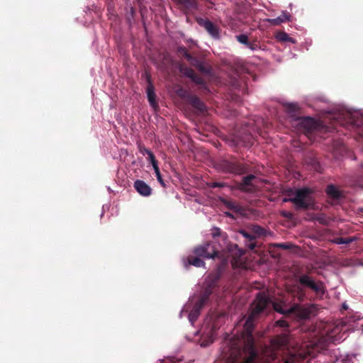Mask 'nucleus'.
<instances>
[{"label":"nucleus","instance_id":"1","mask_svg":"<svg viewBox=\"0 0 363 363\" xmlns=\"http://www.w3.org/2000/svg\"><path fill=\"white\" fill-rule=\"evenodd\" d=\"M269 303V298L264 293H258L252 304L251 313L244 324V333L246 335L251 351L249 357L242 363H252L257 357V353L254 350V338L252 336L255 321L258 315L268 307Z\"/></svg>","mask_w":363,"mask_h":363},{"label":"nucleus","instance_id":"2","mask_svg":"<svg viewBox=\"0 0 363 363\" xmlns=\"http://www.w3.org/2000/svg\"><path fill=\"white\" fill-rule=\"evenodd\" d=\"M296 284L290 287L289 291L298 301H303L306 298V289H310L320 298H323L326 292L324 283L317 280L309 274H301L296 276Z\"/></svg>","mask_w":363,"mask_h":363},{"label":"nucleus","instance_id":"3","mask_svg":"<svg viewBox=\"0 0 363 363\" xmlns=\"http://www.w3.org/2000/svg\"><path fill=\"white\" fill-rule=\"evenodd\" d=\"M284 107L286 111L291 117L296 118V120L299 121L298 123L299 130L311 140L313 134L321 128L320 122L311 117L298 118L300 108L296 103H286L284 104Z\"/></svg>","mask_w":363,"mask_h":363},{"label":"nucleus","instance_id":"4","mask_svg":"<svg viewBox=\"0 0 363 363\" xmlns=\"http://www.w3.org/2000/svg\"><path fill=\"white\" fill-rule=\"evenodd\" d=\"M313 191L308 187L297 189L294 192V196L289 199H284V201L292 202L296 209L307 210L313 205L311 196Z\"/></svg>","mask_w":363,"mask_h":363},{"label":"nucleus","instance_id":"5","mask_svg":"<svg viewBox=\"0 0 363 363\" xmlns=\"http://www.w3.org/2000/svg\"><path fill=\"white\" fill-rule=\"evenodd\" d=\"M250 165L245 162L233 160H223L218 164V169L224 173L244 174L250 172Z\"/></svg>","mask_w":363,"mask_h":363},{"label":"nucleus","instance_id":"6","mask_svg":"<svg viewBox=\"0 0 363 363\" xmlns=\"http://www.w3.org/2000/svg\"><path fill=\"white\" fill-rule=\"evenodd\" d=\"M193 252L195 255L205 259L214 258L219 253L211 242H206L195 247Z\"/></svg>","mask_w":363,"mask_h":363},{"label":"nucleus","instance_id":"7","mask_svg":"<svg viewBox=\"0 0 363 363\" xmlns=\"http://www.w3.org/2000/svg\"><path fill=\"white\" fill-rule=\"evenodd\" d=\"M220 272L219 270L214 273L210 274L205 279L203 283V293L206 296L210 297L213 290L218 286V281L220 279Z\"/></svg>","mask_w":363,"mask_h":363},{"label":"nucleus","instance_id":"8","mask_svg":"<svg viewBox=\"0 0 363 363\" xmlns=\"http://www.w3.org/2000/svg\"><path fill=\"white\" fill-rule=\"evenodd\" d=\"M196 22L201 27L203 28L213 38H220V28L216 24L213 23L208 18H197Z\"/></svg>","mask_w":363,"mask_h":363},{"label":"nucleus","instance_id":"9","mask_svg":"<svg viewBox=\"0 0 363 363\" xmlns=\"http://www.w3.org/2000/svg\"><path fill=\"white\" fill-rule=\"evenodd\" d=\"M257 178L253 174H249L242 177L241 182L238 184V189L245 192H254L256 189L255 182Z\"/></svg>","mask_w":363,"mask_h":363},{"label":"nucleus","instance_id":"10","mask_svg":"<svg viewBox=\"0 0 363 363\" xmlns=\"http://www.w3.org/2000/svg\"><path fill=\"white\" fill-rule=\"evenodd\" d=\"M178 4L184 13H187L194 10H196L198 4L196 0H172Z\"/></svg>","mask_w":363,"mask_h":363},{"label":"nucleus","instance_id":"11","mask_svg":"<svg viewBox=\"0 0 363 363\" xmlns=\"http://www.w3.org/2000/svg\"><path fill=\"white\" fill-rule=\"evenodd\" d=\"M134 188L143 196H149L152 194V189L143 180L138 179L135 181Z\"/></svg>","mask_w":363,"mask_h":363},{"label":"nucleus","instance_id":"12","mask_svg":"<svg viewBox=\"0 0 363 363\" xmlns=\"http://www.w3.org/2000/svg\"><path fill=\"white\" fill-rule=\"evenodd\" d=\"M145 75H146L147 82L148 83L147 90H146L147 99L150 102V104L152 106H155L157 105L156 94L155 93L154 86L151 82V76L150 74H148L147 72L145 73Z\"/></svg>","mask_w":363,"mask_h":363},{"label":"nucleus","instance_id":"13","mask_svg":"<svg viewBox=\"0 0 363 363\" xmlns=\"http://www.w3.org/2000/svg\"><path fill=\"white\" fill-rule=\"evenodd\" d=\"M239 233L241 234L245 238V246L250 250H254L257 247V243L255 242V236L252 233L247 232L245 230H239Z\"/></svg>","mask_w":363,"mask_h":363},{"label":"nucleus","instance_id":"14","mask_svg":"<svg viewBox=\"0 0 363 363\" xmlns=\"http://www.w3.org/2000/svg\"><path fill=\"white\" fill-rule=\"evenodd\" d=\"M187 102L189 103L194 108L201 112H204L206 109L204 103L196 96L191 94Z\"/></svg>","mask_w":363,"mask_h":363},{"label":"nucleus","instance_id":"15","mask_svg":"<svg viewBox=\"0 0 363 363\" xmlns=\"http://www.w3.org/2000/svg\"><path fill=\"white\" fill-rule=\"evenodd\" d=\"M289 330L277 335L274 340V343L279 347H286L289 343Z\"/></svg>","mask_w":363,"mask_h":363},{"label":"nucleus","instance_id":"16","mask_svg":"<svg viewBox=\"0 0 363 363\" xmlns=\"http://www.w3.org/2000/svg\"><path fill=\"white\" fill-rule=\"evenodd\" d=\"M235 142L236 143V145H241L242 146H250L254 143V138L250 134L245 135L243 138L240 135H237L235 137Z\"/></svg>","mask_w":363,"mask_h":363},{"label":"nucleus","instance_id":"17","mask_svg":"<svg viewBox=\"0 0 363 363\" xmlns=\"http://www.w3.org/2000/svg\"><path fill=\"white\" fill-rule=\"evenodd\" d=\"M190 64L203 73L208 74L211 72V68L208 66L196 57L194 58Z\"/></svg>","mask_w":363,"mask_h":363},{"label":"nucleus","instance_id":"18","mask_svg":"<svg viewBox=\"0 0 363 363\" xmlns=\"http://www.w3.org/2000/svg\"><path fill=\"white\" fill-rule=\"evenodd\" d=\"M290 16L283 12L282 14L276 18H267L266 21L269 22L272 26H279L282 23H285L289 21Z\"/></svg>","mask_w":363,"mask_h":363},{"label":"nucleus","instance_id":"19","mask_svg":"<svg viewBox=\"0 0 363 363\" xmlns=\"http://www.w3.org/2000/svg\"><path fill=\"white\" fill-rule=\"evenodd\" d=\"M188 265H193L196 267H201L205 265V262L201 259L200 257H198L196 255H189L187 257V263H185V267H187Z\"/></svg>","mask_w":363,"mask_h":363},{"label":"nucleus","instance_id":"20","mask_svg":"<svg viewBox=\"0 0 363 363\" xmlns=\"http://www.w3.org/2000/svg\"><path fill=\"white\" fill-rule=\"evenodd\" d=\"M325 191L327 194L334 199H339L341 196L340 191L333 184L328 185Z\"/></svg>","mask_w":363,"mask_h":363},{"label":"nucleus","instance_id":"21","mask_svg":"<svg viewBox=\"0 0 363 363\" xmlns=\"http://www.w3.org/2000/svg\"><path fill=\"white\" fill-rule=\"evenodd\" d=\"M177 54L179 56L185 58L189 63L194 60L193 57L188 51V50L184 46H179L177 48Z\"/></svg>","mask_w":363,"mask_h":363},{"label":"nucleus","instance_id":"22","mask_svg":"<svg viewBox=\"0 0 363 363\" xmlns=\"http://www.w3.org/2000/svg\"><path fill=\"white\" fill-rule=\"evenodd\" d=\"M358 238L356 237V236H352V237H349V238H341V237H338V238H335L332 242L333 243H335V244H337V245H341V244H350L352 243V242H354L356 240H357Z\"/></svg>","mask_w":363,"mask_h":363},{"label":"nucleus","instance_id":"23","mask_svg":"<svg viewBox=\"0 0 363 363\" xmlns=\"http://www.w3.org/2000/svg\"><path fill=\"white\" fill-rule=\"evenodd\" d=\"M175 93L179 98H181L182 99H184L186 101L189 100V97L191 95L187 90H186L181 86H177L176 87Z\"/></svg>","mask_w":363,"mask_h":363},{"label":"nucleus","instance_id":"24","mask_svg":"<svg viewBox=\"0 0 363 363\" xmlns=\"http://www.w3.org/2000/svg\"><path fill=\"white\" fill-rule=\"evenodd\" d=\"M223 203L230 210L238 213L241 211V207L234 201L225 199Z\"/></svg>","mask_w":363,"mask_h":363},{"label":"nucleus","instance_id":"25","mask_svg":"<svg viewBox=\"0 0 363 363\" xmlns=\"http://www.w3.org/2000/svg\"><path fill=\"white\" fill-rule=\"evenodd\" d=\"M209 297L202 294L200 296L199 299L196 302L194 306V309H197V311L200 313L201 308L208 301Z\"/></svg>","mask_w":363,"mask_h":363},{"label":"nucleus","instance_id":"26","mask_svg":"<svg viewBox=\"0 0 363 363\" xmlns=\"http://www.w3.org/2000/svg\"><path fill=\"white\" fill-rule=\"evenodd\" d=\"M251 232L256 237L266 236L267 230L259 225H254L251 228Z\"/></svg>","mask_w":363,"mask_h":363},{"label":"nucleus","instance_id":"27","mask_svg":"<svg viewBox=\"0 0 363 363\" xmlns=\"http://www.w3.org/2000/svg\"><path fill=\"white\" fill-rule=\"evenodd\" d=\"M179 71L183 75H184L190 79L195 73L194 69H192L191 68H189L186 66H184V65L180 66Z\"/></svg>","mask_w":363,"mask_h":363},{"label":"nucleus","instance_id":"28","mask_svg":"<svg viewBox=\"0 0 363 363\" xmlns=\"http://www.w3.org/2000/svg\"><path fill=\"white\" fill-rule=\"evenodd\" d=\"M236 40L241 44L247 46L250 41L248 39V36L245 34H240L235 36Z\"/></svg>","mask_w":363,"mask_h":363},{"label":"nucleus","instance_id":"29","mask_svg":"<svg viewBox=\"0 0 363 363\" xmlns=\"http://www.w3.org/2000/svg\"><path fill=\"white\" fill-rule=\"evenodd\" d=\"M200 313L197 309H192L189 314V320L191 323H194L198 318Z\"/></svg>","mask_w":363,"mask_h":363},{"label":"nucleus","instance_id":"30","mask_svg":"<svg viewBox=\"0 0 363 363\" xmlns=\"http://www.w3.org/2000/svg\"><path fill=\"white\" fill-rule=\"evenodd\" d=\"M191 79L196 84L202 85L204 84L203 79L199 76L196 72L191 77Z\"/></svg>","mask_w":363,"mask_h":363},{"label":"nucleus","instance_id":"31","mask_svg":"<svg viewBox=\"0 0 363 363\" xmlns=\"http://www.w3.org/2000/svg\"><path fill=\"white\" fill-rule=\"evenodd\" d=\"M273 246L283 249V250H290L292 247V245L289 242H282V243H274V244H273Z\"/></svg>","mask_w":363,"mask_h":363},{"label":"nucleus","instance_id":"32","mask_svg":"<svg viewBox=\"0 0 363 363\" xmlns=\"http://www.w3.org/2000/svg\"><path fill=\"white\" fill-rule=\"evenodd\" d=\"M154 170H155V173L156 174V177H157V179L158 182L160 183V184H162L163 186H164L165 184L164 183V181H163L162 178V175H161L159 167H155Z\"/></svg>","mask_w":363,"mask_h":363},{"label":"nucleus","instance_id":"33","mask_svg":"<svg viewBox=\"0 0 363 363\" xmlns=\"http://www.w3.org/2000/svg\"><path fill=\"white\" fill-rule=\"evenodd\" d=\"M276 325L283 328H288L289 324L286 320L280 319L276 321Z\"/></svg>","mask_w":363,"mask_h":363},{"label":"nucleus","instance_id":"34","mask_svg":"<svg viewBox=\"0 0 363 363\" xmlns=\"http://www.w3.org/2000/svg\"><path fill=\"white\" fill-rule=\"evenodd\" d=\"M138 150L139 152L143 155H147L148 153L151 151L150 150L146 148L143 145L140 143L138 144Z\"/></svg>","mask_w":363,"mask_h":363},{"label":"nucleus","instance_id":"35","mask_svg":"<svg viewBox=\"0 0 363 363\" xmlns=\"http://www.w3.org/2000/svg\"><path fill=\"white\" fill-rule=\"evenodd\" d=\"M275 310L277 312H279V313H280L281 314H284V315H289V314H291V313L294 312V308H289L288 310H284V309H282L281 308H279L277 307H275Z\"/></svg>","mask_w":363,"mask_h":363},{"label":"nucleus","instance_id":"36","mask_svg":"<svg viewBox=\"0 0 363 363\" xmlns=\"http://www.w3.org/2000/svg\"><path fill=\"white\" fill-rule=\"evenodd\" d=\"M247 47L251 50H257L260 48L259 45L255 41L250 42Z\"/></svg>","mask_w":363,"mask_h":363},{"label":"nucleus","instance_id":"37","mask_svg":"<svg viewBox=\"0 0 363 363\" xmlns=\"http://www.w3.org/2000/svg\"><path fill=\"white\" fill-rule=\"evenodd\" d=\"M211 234L214 238L218 237L221 235V230L219 228H213Z\"/></svg>","mask_w":363,"mask_h":363},{"label":"nucleus","instance_id":"38","mask_svg":"<svg viewBox=\"0 0 363 363\" xmlns=\"http://www.w3.org/2000/svg\"><path fill=\"white\" fill-rule=\"evenodd\" d=\"M223 186H224V184L220 183V182H213L211 184V187H212V188L223 187Z\"/></svg>","mask_w":363,"mask_h":363},{"label":"nucleus","instance_id":"39","mask_svg":"<svg viewBox=\"0 0 363 363\" xmlns=\"http://www.w3.org/2000/svg\"><path fill=\"white\" fill-rule=\"evenodd\" d=\"M149 161L152 164L153 169L155 168V167H158V163L155 157H152V159L150 160Z\"/></svg>","mask_w":363,"mask_h":363},{"label":"nucleus","instance_id":"40","mask_svg":"<svg viewBox=\"0 0 363 363\" xmlns=\"http://www.w3.org/2000/svg\"><path fill=\"white\" fill-rule=\"evenodd\" d=\"M281 215L285 217V218H292V213H289V212H286V211H283L281 213Z\"/></svg>","mask_w":363,"mask_h":363},{"label":"nucleus","instance_id":"41","mask_svg":"<svg viewBox=\"0 0 363 363\" xmlns=\"http://www.w3.org/2000/svg\"><path fill=\"white\" fill-rule=\"evenodd\" d=\"M148 157H147V160H150L151 159H152V157H155L153 152L152 151H150L148 155H147Z\"/></svg>","mask_w":363,"mask_h":363},{"label":"nucleus","instance_id":"42","mask_svg":"<svg viewBox=\"0 0 363 363\" xmlns=\"http://www.w3.org/2000/svg\"><path fill=\"white\" fill-rule=\"evenodd\" d=\"M313 165L314 166V168H315L316 170H318V167H319V166H320V165H319V163H318V162L315 161V160L313 161Z\"/></svg>","mask_w":363,"mask_h":363},{"label":"nucleus","instance_id":"43","mask_svg":"<svg viewBox=\"0 0 363 363\" xmlns=\"http://www.w3.org/2000/svg\"><path fill=\"white\" fill-rule=\"evenodd\" d=\"M282 35H283V37L281 38V40H286L287 38H288V35L286 33H283Z\"/></svg>","mask_w":363,"mask_h":363},{"label":"nucleus","instance_id":"44","mask_svg":"<svg viewBox=\"0 0 363 363\" xmlns=\"http://www.w3.org/2000/svg\"><path fill=\"white\" fill-rule=\"evenodd\" d=\"M360 212H362L363 213V208H360Z\"/></svg>","mask_w":363,"mask_h":363}]
</instances>
